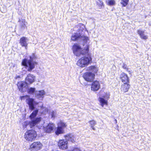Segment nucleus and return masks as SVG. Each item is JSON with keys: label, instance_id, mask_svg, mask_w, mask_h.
<instances>
[{"label": "nucleus", "instance_id": "obj_6", "mask_svg": "<svg viewBox=\"0 0 151 151\" xmlns=\"http://www.w3.org/2000/svg\"><path fill=\"white\" fill-rule=\"evenodd\" d=\"M37 135L36 132L34 130H29L25 132L24 137L26 140L31 142L35 138Z\"/></svg>", "mask_w": 151, "mask_h": 151}, {"label": "nucleus", "instance_id": "obj_31", "mask_svg": "<svg viewBox=\"0 0 151 151\" xmlns=\"http://www.w3.org/2000/svg\"><path fill=\"white\" fill-rule=\"evenodd\" d=\"M123 68L126 70L128 72L129 74H131V71H130L129 69L127 68V65L125 64H124L122 66Z\"/></svg>", "mask_w": 151, "mask_h": 151}, {"label": "nucleus", "instance_id": "obj_24", "mask_svg": "<svg viewBox=\"0 0 151 151\" xmlns=\"http://www.w3.org/2000/svg\"><path fill=\"white\" fill-rule=\"evenodd\" d=\"M64 132V130L58 126L57 128L55 131V133L56 135H58L60 134H63Z\"/></svg>", "mask_w": 151, "mask_h": 151}, {"label": "nucleus", "instance_id": "obj_7", "mask_svg": "<svg viewBox=\"0 0 151 151\" xmlns=\"http://www.w3.org/2000/svg\"><path fill=\"white\" fill-rule=\"evenodd\" d=\"M95 75L91 72H87L84 73L83 77L85 80L88 82L92 81L94 79Z\"/></svg>", "mask_w": 151, "mask_h": 151}, {"label": "nucleus", "instance_id": "obj_36", "mask_svg": "<svg viewBox=\"0 0 151 151\" xmlns=\"http://www.w3.org/2000/svg\"><path fill=\"white\" fill-rule=\"evenodd\" d=\"M19 78V76H18V77H17L16 78Z\"/></svg>", "mask_w": 151, "mask_h": 151}, {"label": "nucleus", "instance_id": "obj_26", "mask_svg": "<svg viewBox=\"0 0 151 151\" xmlns=\"http://www.w3.org/2000/svg\"><path fill=\"white\" fill-rule=\"evenodd\" d=\"M106 3L108 5L110 6H114L116 4L115 0H107Z\"/></svg>", "mask_w": 151, "mask_h": 151}, {"label": "nucleus", "instance_id": "obj_30", "mask_svg": "<svg viewBox=\"0 0 151 151\" xmlns=\"http://www.w3.org/2000/svg\"><path fill=\"white\" fill-rule=\"evenodd\" d=\"M35 88H30L28 90V92L29 93L32 94L35 92Z\"/></svg>", "mask_w": 151, "mask_h": 151}, {"label": "nucleus", "instance_id": "obj_14", "mask_svg": "<svg viewBox=\"0 0 151 151\" xmlns=\"http://www.w3.org/2000/svg\"><path fill=\"white\" fill-rule=\"evenodd\" d=\"M55 127L54 124L50 123L44 127V130L46 132L50 133L53 130Z\"/></svg>", "mask_w": 151, "mask_h": 151}, {"label": "nucleus", "instance_id": "obj_37", "mask_svg": "<svg viewBox=\"0 0 151 151\" xmlns=\"http://www.w3.org/2000/svg\"><path fill=\"white\" fill-rule=\"evenodd\" d=\"M116 123L117 122V121L116 120Z\"/></svg>", "mask_w": 151, "mask_h": 151}, {"label": "nucleus", "instance_id": "obj_34", "mask_svg": "<svg viewBox=\"0 0 151 151\" xmlns=\"http://www.w3.org/2000/svg\"><path fill=\"white\" fill-rule=\"evenodd\" d=\"M42 106H43L42 104L41 106H40V107H42Z\"/></svg>", "mask_w": 151, "mask_h": 151}, {"label": "nucleus", "instance_id": "obj_4", "mask_svg": "<svg viewBox=\"0 0 151 151\" xmlns=\"http://www.w3.org/2000/svg\"><path fill=\"white\" fill-rule=\"evenodd\" d=\"M91 54L89 53L79 59L77 62V65L81 68L87 67L92 62Z\"/></svg>", "mask_w": 151, "mask_h": 151}, {"label": "nucleus", "instance_id": "obj_3", "mask_svg": "<svg viewBox=\"0 0 151 151\" xmlns=\"http://www.w3.org/2000/svg\"><path fill=\"white\" fill-rule=\"evenodd\" d=\"M30 59L25 58L22 61V65L25 66V68L29 72L31 71L37 64V63L34 60L36 58L34 53L29 56Z\"/></svg>", "mask_w": 151, "mask_h": 151}, {"label": "nucleus", "instance_id": "obj_12", "mask_svg": "<svg viewBox=\"0 0 151 151\" xmlns=\"http://www.w3.org/2000/svg\"><path fill=\"white\" fill-rule=\"evenodd\" d=\"M100 84L99 82L95 81L92 84L91 90L93 91H97L100 88Z\"/></svg>", "mask_w": 151, "mask_h": 151}, {"label": "nucleus", "instance_id": "obj_20", "mask_svg": "<svg viewBox=\"0 0 151 151\" xmlns=\"http://www.w3.org/2000/svg\"><path fill=\"white\" fill-rule=\"evenodd\" d=\"M137 33L141 39L144 40H146L147 39L148 36L145 34L144 31L140 29L138 30Z\"/></svg>", "mask_w": 151, "mask_h": 151}, {"label": "nucleus", "instance_id": "obj_32", "mask_svg": "<svg viewBox=\"0 0 151 151\" xmlns=\"http://www.w3.org/2000/svg\"><path fill=\"white\" fill-rule=\"evenodd\" d=\"M50 115L51 116L52 118H54L55 116L56 113L53 111H52L50 113Z\"/></svg>", "mask_w": 151, "mask_h": 151}, {"label": "nucleus", "instance_id": "obj_1", "mask_svg": "<svg viewBox=\"0 0 151 151\" xmlns=\"http://www.w3.org/2000/svg\"><path fill=\"white\" fill-rule=\"evenodd\" d=\"M75 28V30H76V33L72 34L71 40L73 41L82 40L83 42V49L78 44H74L72 50L74 54L77 56H80L81 55H83L88 53L89 51L90 40L89 37L83 35V31H86V29L85 26L83 24H79Z\"/></svg>", "mask_w": 151, "mask_h": 151}, {"label": "nucleus", "instance_id": "obj_19", "mask_svg": "<svg viewBox=\"0 0 151 151\" xmlns=\"http://www.w3.org/2000/svg\"><path fill=\"white\" fill-rule=\"evenodd\" d=\"M130 87L129 83H124L121 86V91L123 92H127Z\"/></svg>", "mask_w": 151, "mask_h": 151}, {"label": "nucleus", "instance_id": "obj_28", "mask_svg": "<svg viewBox=\"0 0 151 151\" xmlns=\"http://www.w3.org/2000/svg\"><path fill=\"white\" fill-rule=\"evenodd\" d=\"M96 3L100 8H101L104 7V4L102 1L98 0L96 1Z\"/></svg>", "mask_w": 151, "mask_h": 151}, {"label": "nucleus", "instance_id": "obj_9", "mask_svg": "<svg viewBox=\"0 0 151 151\" xmlns=\"http://www.w3.org/2000/svg\"><path fill=\"white\" fill-rule=\"evenodd\" d=\"M58 145L60 149H67L68 148V141L64 139H60L58 142Z\"/></svg>", "mask_w": 151, "mask_h": 151}, {"label": "nucleus", "instance_id": "obj_21", "mask_svg": "<svg viewBox=\"0 0 151 151\" xmlns=\"http://www.w3.org/2000/svg\"><path fill=\"white\" fill-rule=\"evenodd\" d=\"M99 101L100 105L102 107H104V106H107V100L103 98L102 97H100L99 98Z\"/></svg>", "mask_w": 151, "mask_h": 151}, {"label": "nucleus", "instance_id": "obj_11", "mask_svg": "<svg viewBox=\"0 0 151 151\" xmlns=\"http://www.w3.org/2000/svg\"><path fill=\"white\" fill-rule=\"evenodd\" d=\"M66 141H70L73 143H74L76 140V136L72 134H67L64 136Z\"/></svg>", "mask_w": 151, "mask_h": 151}, {"label": "nucleus", "instance_id": "obj_33", "mask_svg": "<svg viewBox=\"0 0 151 151\" xmlns=\"http://www.w3.org/2000/svg\"><path fill=\"white\" fill-rule=\"evenodd\" d=\"M72 151H81V150L79 148H75L73 149Z\"/></svg>", "mask_w": 151, "mask_h": 151}, {"label": "nucleus", "instance_id": "obj_8", "mask_svg": "<svg viewBox=\"0 0 151 151\" xmlns=\"http://www.w3.org/2000/svg\"><path fill=\"white\" fill-rule=\"evenodd\" d=\"M17 86L19 91L22 93L26 91L28 88L27 83L23 81H20L18 82Z\"/></svg>", "mask_w": 151, "mask_h": 151}, {"label": "nucleus", "instance_id": "obj_10", "mask_svg": "<svg viewBox=\"0 0 151 151\" xmlns=\"http://www.w3.org/2000/svg\"><path fill=\"white\" fill-rule=\"evenodd\" d=\"M35 80V76L34 75L31 74H28L25 78V82L27 84H30L34 82Z\"/></svg>", "mask_w": 151, "mask_h": 151}, {"label": "nucleus", "instance_id": "obj_35", "mask_svg": "<svg viewBox=\"0 0 151 151\" xmlns=\"http://www.w3.org/2000/svg\"><path fill=\"white\" fill-rule=\"evenodd\" d=\"M19 78V76H18V77H17L16 78Z\"/></svg>", "mask_w": 151, "mask_h": 151}, {"label": "nucleus", "instance_id": "obj_27", "mask_svg": "<svg viewBox=\"0 0 151 151\" xmlns=\"http://www.w3.org/2000/svg\"><path fill=\"white\" fill-rule=\"evenodd\" d=\"M110 96V94L109 92H107L104 93L102 95V98L107 100L109 98Z\"/></svg>", "mask_w": 151, "mask_h": 151}, {"label": "nucleus", "instance_id": "obj_15", "mask_svg": "<svg viewBox=\"0 0 151 151\" xmlns=\"http://www.w3.org/2000/svg\"><path fill=\"white\" fill-rule=\"evenodd\" d=\"M28 41V39L27 38L25 37H22L20 38L19 43L22 46L24 47L26 49H27L28 45L27 43Z\"/></svg>", "mask_w": 151, "mask_h": 151}, {"label": "nucleus", "instance_id": "obj_18", "mask_svg": "<svg viewBox=\"0 0 151 151\" xmlns=\"http://www.w3.org/2000/svg\"><path fill=\"white\" fill-rule=\"evenodd\" d=\"M45 93V92L43 90H41L39 91H36L35 92V96L38 98H43Z\"/></svg>", "mask_w": 151, "mask_h": 151}, {"label": "nucleus", "instance_id": "obj_22", "mask_svg": "<svg viewBox=\"0 0 151 151\" xmlns=\"http://www.w3.org/2000/svg\"><path fill=\"white\" fill-rule=\"evenodd\" d=\"M19 24L22 27H26L27 24V22H26L25 20L24 19H20L19 20Z\"/></svg>", "mask_w": 151, "mask_h": 151}, {"label": "nucleus", "instance_id": "obj_23", "mask_svg": "<svg viewBox=\"0 0 151 151\" xmlns=\"http://www.w3.org/2000/svg\"><path fill=\"white\" fill-rule=\"evenodd\" d=\"M58 126L64 130L67 126V124L63 122L60 121L58 124Z\"/></svg>", "mask_w": 151, "mask_h": 151}, {"label": "nucleus", "instance_id": "obj_25", "mask_svg": "<svg viewBox=\"0 0 151 151\" xmlns=\"http://www.w3.org/2000/svg\"><path fill=\"white\" fill-rule=\"evenodd\" d=\"M89 124H90V126L92 129L93 130H95V128L94 127V126L96 125V121H95L94 120H92L89 121L88 122Z\"/></svg>", "mask_w": 151, "mask_h": 151}, {"label": "nucleus", "instance_id": "obj_2", "mask_svg": "<svg viewBox=\"0 0 151 151\" xmlns=\"http://www.w3.org/2000/svg\"><path fill=\"white\" fill-rule=\"evenodd\" d=\"M38 112V109H36L34 110L29 116V118L31 120V122L26 121L24 123L23 126L24 127L27 129H29V128H32L40 123L41 120V118L40 117L35 118Z\"/></svg>", "mask_w": 151, "mask_h": 151}, {"label": "nucleus", "instance_id": "obj_13", "mask_svg": "<svg viewBox=\"0 0 151 151\" xmlns=\"http://www.w3.org/2000/svg\"><path fill=\"white\" fill-rule=\"evenodd\" d=\"M42 146V144L40 142H35L32 143L30 145L31 148L38 150L41 149Z\"/></svg>", "mask_w": 151, "mask_h": 151}, {"label": "nucleus", "instance_id": "obj_17", "mask_svg": "<svg viewBox=\"0 0 151 151\" xmlns=\"http://www.w3.org/2000/svg\"><path fill=\"white\" fill-rule=\"evenodd\" d=\"M86 70L87 71H90L94 73H96L99 70V68L96 65H93L88 67L86 68Z\"/></svg>", "mask_w": 151, "mask_h": 151}, {"label": "nucleus", "instance_id": "obj_16", "mask_svg": "<svg viewBox=\"0 0 151 151\" xmlns=\"http://www.w3.org/2000/svg\"><path fill=\"white\" fill-rule=\"evenodd\" d=\"M120 78L124 83H129V79L127 75L124 73H122L120 75Z\"/></svg>", "mask_w": 151, "mask_h": 151}, {"label": "nucleus", "instance_id": "obj_29", "mask_svg": "<svg viewBox=\"0 0 151 151\" xmlns=\"http://www.w3.org/2000/svg\"><path fill=\"white\" fill-rule=\"evenodd\" d=\"M129 0H122L121 2V4L123 6H125L128 4Z\"/></svg>", "mask_w": 151, "mask_h": 151}, {"label": "nucleus", "instance_id": "obj_5", "mask_svg": "<svg viewBox=\"0 0 151 151\" xmlns=\"http://www.w3.org/2000/svg\"><path fill=\"white\" fill-rule=\"evenodd\" d=\"M20 98L21 100L26 99V101L29 105V108L31 110H34V106L38 104L34 99L30 98L28 95L20 96Z\"/></svg>", "mask_w": 151, "mask_h": 151}]
</instances>
